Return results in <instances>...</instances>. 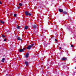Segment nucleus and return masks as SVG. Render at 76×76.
Masks as SVG:
<instances>
[{"label": "nucleus", "mask_w": 76, "mask_h": 76, "mask_svg": "<svg viewBox=\"0 0 76 76\" xmlns=\"http://www.w3.org/2000/svg\"><path fill=\"white\" fill-rule=\"evenodd\" d=\"M34 45H35V43L32 44L31 45L28 46L27 48V49L28 50H30V49H31V48L32 46H34Z\"/></svg>", "instance_id": "obj_1"}, {"label": "nucleus", "mask_w": 76, "mask_h": 76, "mask_svg": "<svg viewBox=\"0 0 76 76\" xmlns=\"http://www.w3.org/2000/svg\"><path fill=\"white\" fill-rule=\"evenodd\" d=\"M25 14L26 16L28 15V16H31V13H30L29 11L25 12Z\"/></svg>", "instance_id": "obj_2"}, {"label": "nucleus", "mask_w": 76, "mask_h": 76, "mask_svg": "<svg viewBox=\"0 0 76 76\" xmlns=\"http://www.w3.org/2000/svg\"><path fill=\"white\" fill-rule=\"evenodd\" d=\"M24 50H25V49L23 48V49H20L19 51H20V52H22V51H23Z\"/></svg>", "instance_id": "obj_3"}, {"label": "nucleus", "mask_w": 76, "mask_h": 76, "mask_svg": "<svg viewBox=\"0 0 76 76\" xmlns=\"http://www.w3.org/2000/svg\"><path fill=\"white\" fill-rule=\"evenodd\" d=\"M58 10L60 12H63V9H59Z\"/></svg>", "instance_id": "obj_4"}, {"label": "nucleus", "mask_w": 76, "mask_h": 76, "mask_svg": "<svg viewBox=\"0 0 76 76\" xmlns=\"http://www.w3.org/2000/svg\"><path fill=\"white\" fill-rule=\"evenodd\" d=\"M29 56V54L28 53H27L26 55V57L27 58Z\"/></svg>", "instance_id": "obj_5"}, {"label": "nucleus", "mask_w": 76, "mask_h": 76, "mask_svg": "<svg viewBox=\"0 0 76 76\" xmlns=\"http://www.w3.org/2000/svg\"><path fill=\"white\" fill-rule=\"evenodd\" d=\"M20 26H19L18 25H17V29H20Z\"/></svg>", "instance_id": "obj_6"}, {"label": "nucleus", "mask_w": 76, "mask_h": 76, "mask_svg": "<svg viewBox=\"0 0 76 76\" xmlns=\"http://www.w3.org/2000/svg\"><path fill=\"white\" fill-rule=\"evenodd\" d=\"M25 29H27L28 28V26H25L24 27Z\"/></svg>", "instance_id": "obj_7"}, {"label": "nucleus", "mask_w": 76, "mask_h": 76, "mask_svg": "<svg viewBox=\"0 0 76 76\" xmlns=\"http://www.w3.org/2000/svg\"><path fill=\"white\" fill-rule=\"evenodd\" d=\"M0 22H1V23H3V24H4V21H2L1 20H0Z\"/></svg>", "instance_id": "obj_8"}, {"label": "nucleus", "mask_w": 76, "mask_h": 76, "mask_svg": "<svg viewBox=\"0 0 76 76\" xmlns=\"http://www.w3.org/2000/svg\"><path fill=\"white\" fill-rule=\"evenodd\" d=\"M66 60V58H63L62 59V60Z\"/></svg>", "instance_id": "obj_9"}, {"label": "nucleus", "mask_w": 76, "mask_h": 76, "mask_svg": "<svg viewBox=\"0 0 76 76\" xmlns=\"http://www.w3.org/2000/svg\"><path fill=\"white\" fill-rule=\"evenodd\" d=\"M4 60H5V58H3L2 60V62H3L4 61Z\"/></svg>", "instance_id": "obj_10"}, {"label": "nucleus", "mask_w": 76, "mask_h": 76, "mask_svg": "<svg viewBox=\"0 0 76 76\" xmlns=\"http://www.w3.org/2000/svg\"><path fill=\"white\" fill-rule=\"evenodd\" d=\"M37 25H34L33 26V28H36V27H37Z\"/></svg>", "instance_id": "obj_11"}, {"label": "nucleus", "mask_w": 76, "mask_h": 76, "mask_svg": "<svg viewBox=\"0 0 76 76\" xmlns=\"http://www.w3.org/2000/svg\"><path fill=\"white\" fill-rule=\"evenodd\" d=\"M25 64H26V66H28V62H27V61L25 62Z\"/></svg>", "instance_id": "obj_12"}, {"label": "nucleus", "mask_w": 76, "mask_h": 76, "mask_svg": "<svg viewBox=\"0 0 76 76\" xmlns=\"http://www.w3.org/2000/svg\"><path fill=\"white\" fill-rule=\"evenodd\" d=\"M18 40H19L20 41V40H22V39H20V37H18Z\"/></svg>", "instance_id": "obj_13"}, {"label": "nucleus", "mask_w": 76, "mask_h": 76, "mask_svg": "<svg viewBox=\"0 0 76 76\" xmlns=\"http://www.w3.org/2000/svg\"><path fill=\"white\" fill-rule=\"evenodd\" d=\"M63 13L64 14H65V15H66V14H67V12H65V11H64V12H63Z\"/></svg>", "instance_id": "obj_14"}, {"label": "nucleus", "mask_w": 76, "mask_h": 76, "mask_svg": "<svg viewBox=\"0 0 76 76\" xmlns=\"http://www.w3.org/2000/svg\"><path fill=\"white\" fill-rule=\"evenodd\" d=\"M2 37H4V38H5L6 37L5 36H4V34H2Z\"/></svg>", "instance_id": "obj_15"}, {"label": "nucleus", "mask_w": 76, "mask_h": 76, "mask_svg": "<svg viewBox=\"0 0 76 76\" xmlns=\"http://www.w3.org/2000/svg\"><path fill=\"white\" fill-rule=\"evenodd\" d=\"M17 15V14H14V16L15 17H16V16Z\"/></svg>", "instance_id": "obj_16"}, {"label": "nucleus", "mask_w": 76, "mask_h": 76, "mask_svg": "<svg viewBox=\"0 0 76 76\" xmlns=\"http://www.w3.org/2000/svg\"><path fill=\"white\" fill-rule=\"evenodd\" d=\"M19 6H22V4L21 3H20L19 4Z\"/></svg>", "instance_id": "obj_17"}, {"label": "nucleus", "mask_w": 76, "mask_h": 76, "mask_svg": "<svg viewBox=\"0 0 76 76\" xmlns=\"http://www.w3.org/2000/svg\"><path fill=\"white\" fill-rule=\"evenodd\" d=\"M6 40H7L6 39H4V41H6Z\"/></svg>", "instance_id": "obj_18"}, {"label": "nucleus", "mask_w": 76, "mask_h": 76, "mask_svg": "<svg viewBox=\"0 0 76 76\" xmlns=\"http://www.w3.org/2000/svg\"><path fill=\"white\" fill-rule=\"evenodd\" d=\"M55 41H57V40L56 39H55Z\"/></svg>", "instance_id": "obj_19"}, {"label": "nucleus", "mask_w": 76, "mask_h": 76, "mask_svg": "<svg viewBox=\"0 0 76 76\" xmlns=\"http://www.w3.org/2000/svg\"><path fill=\"white\" fill-rule=\"evenodd\" d=\"M71 47H73V45H71Z\"/></svg>", "instance_id": "obj_20"}, {"label": "nucleus", "mask_w": 76, "mask_h": 76, "mask_svg": "<svg viewBox=\"0 0 76 76\" xmlns=\"http://www.w3.org/2000/svg\"><path fill=\"white\" fill-rule=\"evenodd\" d=\"M0 4H2V3H1V1H0Z\"/></svg>", "instance_id": "obj_21"}, {"label": "nucleus", "mask_w": 76, "mask_h": 76, "mask_svg": "<svg viewBox=\"0 0 76 76\" xmlns=\"http://www.w3.org/2000/svg\"><path fill=\"white\" fill-rule=\"evenodd\" d=\"M19 8H20V7H18V9H19Z\"/></svg>", "instance_id": "obj_22"}, {"label": "nucleus", "mask_w": 76, "mask_h": 76, "mask_svg": "<svg viewBox=\"0 0 76 76\" xmlns=\"http://www.w3.org/2000/svg\"><path fill=\"white\" fill-rule=\"evenodd\" d=\"M59 49H61V47L59 48Z\"/></svg>", "instance_id": "obj_23"}, {"label": "nucleus", "mask_w": 76, "mask_h": 76, "mask_svg": "<svg viewBox=\"0 0 76 76\" xmlns=\"http://www.w3.org/2000/svg\"><path fill=\"white\" fill-rule=\"evenodd\" d=\"M51 15V14H50L49 15V16H50Z\"/></svg>", "instance_id": "obj_24"}, {"label": "nucleus", "mask_w": 76, "mask_h": 76, "mask_svg": "<svg viewBox=\"0 0 76 76\" xmlns=\"http://www.w3.org/2000/svg\"><path fill=\"white\" fill-rule=\"evenodd\" d=\"M40 47H41V46H40Z\"/></svg>", "instance_id": "obj_25"}]
</instances>
